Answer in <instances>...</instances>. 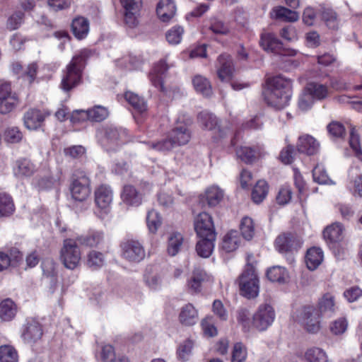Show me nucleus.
Listing matches in <instances>:
<instances>
[{
	"label": "nucleus",
	"mask_w": 362,
	"mask_h": 362,
	"mask_svg": "<svg viewBox=\"0 0 362 362\" xmlns=\"http://www.w3.org/2000/svg\"><path fill=\"white\" fill-rule=\"evenodd\" d=\"M269 93L266 96L267 104L276 110L288 105L291 97V82L281 75L267 79Z\"/></svg>",
	"instance_id": "f257e3e1"
},
{
	"label": "nucleus",
	"mask_w": 362,
	"mask_h": 362,
	"mask_svg": "<svg viewBox=\"0 0 362 362\" xmlns=\"http://www.w3.org/2000/svg\"><path fill=\"white\" fill-rule=\"evenodd\" d=\"M191 133L185 124L178 123L169 133L168 138L158 142L148 143L150 148L158 151H168L173 148L187 144Z\"/></svg>",
	"instance_id": "f03ea898"
},
{
	"label": "nucleus",
	"mask_w": 362,
	"mask_h": 362,
	"mask_svg": "<svg viewBox=\"0 0 362 362\" xmlns=\"http://www.w3.org/2000/svg\"><path fill=\"white\" fill-rule=\"evenodd\" d=\"M86 59L85 53L81 52L74 56L67 65L61 83V88L64 91H69L81 83Z\"/></svg>",
	"instance_id": "7ed1b4c3"
},
{
	"label": "nucleus",
	"mask_w": 362,
	"mask_h": 362,
	"mask_svg": "<svg viewBox=\"0 0 362 362\" xmlns=\"http://www.w3.org/2000/svg\"><path fill=\"white\" fill-rule=\"evenodd\" d=\"M250 258H252V255H247V262L245 269L239 279L240 293L247 298H254L257 297L259 289V279L255 272V267L252 263L249 262Z\"/></svg>",
	"instance_id": "20e7f679"
},
{
	"label": "nucleus",
	"mask_w": 362,
	"mask_h": 362,
	"mask_svg": "<svg viewBox=\"0 0 362 362\" xmlns=\"http://www.w3.org/2000/svg\"><path fill=\"white\" fill-rule=\"evenodd\" d=\"M59 259L68 269L74 270L79 267L81 260V251L76 238H65L59 251Z\"/></svg>",
	"instance_id": "39448f33"
},
{
	"label": "nucleus",
	"mask_w": 362,
	"mask_h": 362,
	"mask_svg": "<svg viewBox=\"0 0 362 362\" xmlns=\"http://www.w3.org/2000/svg\"><path fill=\"white\" fill-rule=\"evenodd\" d=\"M90 180L86 172L76 169L69 186L71 197L78 202L85 201L90 194Z\"/></svg>",
	"instance_id": "423d86ee"
},
{
	"label": "nucleus",
	"mask_w": 362,
	"mask_h": 362,
	"mask_svg": "<svg viewBox=\"0 0 362 362\" xmlns=\"http://www.w3.org/2000/svg\"><path fill=\"white\" fill-rule=\"evenodd\" d=\"M344 227L339 223H333L325 228L323 237L336 257L344 253L346 244L343 241Z\"/></svg>",
	"instance_id": "0eeeda50"
},
{
	"label": "nucleus",
	"mask_w": 362,
	"mask_h": 362,
	"mask_svg": "<svg viewBox=\"0 0 362 362\" xmlns=\"http://www.w3.org/2000/svg\"><path fill=\"white\" fill-rule=\"evenodd\" d=\"M299 320L305 329L310 333H316L320 330V313L314 306L303 307L299 315Z\"/></svg>",
	"instance_id": "6e6552de"
},
{
	"label": "nucleus",
	"mask_w": 362,
	"mask_h": 362,
	"mask_svg": "<svg viewBox=\"0 0 362 362\" xmlns=\"http://www.w3.org/2000/svg\"><path fill=\"white\" fill-rule=\"evenodd\" d=\"M275 318V312L269 304H263L259 306L257 312L253 315V326L259 331H264L269 327Z\"/></svg>",
	"instance_id": "1a4fd4ad"
},
{
	"label": "nucleus",
	"mask_w": 362,
	"mask_h": 362,
	"mask_svg": "<svg viewBox=\"0 0 362 362\" xmlns=\"http://www.w3.org/2000/svg\"><path fill=\"white\" fill-rule=\"evenodd\" d=\"M18 103V99L15 93L11 90L9 83L0 84V113L8 114L15 109Z\"/></svg>",
	"instance_id": "9d476101"
},
{
	"label": "nucleus",
	"mask_w": 362,
	"mask_h": 362,
	"mask_svg": "<svg viewBox=\"0 0 362 362\" xmlns=\"http://www.w3.org/2000/svg\"><path fill=\"white\" fill-rule=\"evenodd\" d=\"M194 230L198 237H216L212 218L206 212L199 214L195 218Z\"/></svg>",
	"instance_id": "9b49d317"
},
{
	"label": "nucleus",
	"mask_w": 362,
	"mask_h": 362,
	"mask_svg": "<svg viewBox=\"0 0 362 362\" xmlns=\"http://www.w3.org/2000/svg\"><path fill=\"white\" fill-rule=\"evenodd\" d=\"M121 247L122 257L130 262L137 263L145 257L144 248L138 241L128 240L123 243Z\"/></svg>",
	"instance_id": "f8f14e48"
},
{
	"label": "nucleus",
	"mask_w": 362,
	"mask_h": 362,
	"mask_svg": "<svg viewBox=\"0 0 362 362\" xmlns=\"http://www.w3.org/2000/svg\"><path fill=\"white\" fill-rule=\"evenodd\" d=\"M302 241L300 238L294 233H284L279 235L275 240V247L281 253H286L297 250L300 247Z\"/></svg>",
	"instance_id": "ddd939ff"
},
{
	"label": "nucleus",
	"mask_w": 362,
	"mask_h": 362,
	"mask_svg": "<svg viewBox=\"0 0 362 362\" xmlns=\"http://www.w3.org/2000/svg\"><path fill=\"white\" fill-rule=\"evenodd\" d=\"M260 46L266 51L279 54L295 55L294 50L286 51L283 44L273 33H267L261 35Z\"/></svg>",
	"instance_id": "4468645a"
},
{
	"label": "nucleus",
	"mask_w": 362,
	"mask_h": 362,
	"mask_svg": "<svg viewBox=\"0 0 362 362\" xmlns=\"http://www.w3.org/2000/svg\"><path fill=\"white\" fill-rule=\"evenodd\" d=\"M43 335V329L41 324L35 319H28L23 327L22 337L23 340L30 344L37 343Z\"/></svg>",
	"instance_id": "2eb2a0df"
},
{
	"label": "nucleus",
	"mask_w": 362,
	"mask_h": 362,
	"mask_svg": "<svg viewBox=\"0 0 362 362\" xmlns=\"http://www.w3.org/2000/svg\"><path fill=\"white\" fill-rule=\"evenodd\" d=\"M217 75L221 81H228L233 77L234 64L231 57L222 54L217 59Z\"/></svg>",
	"instance_id": "dca6fc26"
},
{
	"label": "nucleus",
	"mask_w": 362,
	"mask_h": 362,
	"mask_svg": "<svg viewBox=\"0 0 362 362\" xmlns=\"http://www.w3.org/2000/svg\"><path fill=\"white\" fill-rule=\"evenodd\" d=\"M172 66L173 64H168L167 63L166 59H162L154 65L153 69L150 74L149 77L151 83L162 92L165 91V88L163 86V76L165 75L169 68Z\"/></svg>",
	"instance_id": "f3484780"
},
{
	"label": "nucleus",
	"mask_w": 362,
	"mask_h": 362,
	"mask_svg": "<svg viewBox=\"0 0 362 362\" xmlns=\"http://www.w3.org/2000/svg\"><path fill=\"white\" fill-rule=\"evenodd\" d=\"M37 170L36 165L28 158H20L15 162L14 175L20 179L33 176Z\"/></svg>",
	"instance_id": "a211bd4d"
},
{
	"label": "nucleus",
	"mask_w": 362,
	"mask_h": 362,
	"mask_svg": "<svg viewBox=\"0 0 362 362\" xmlns=\"http://www.w3.org/2000/svg\"><path fill=\"white\" fill-rule=\"evenodd\" d=\"M124 9V19L127 24L134 26L136 23V16L141 7V0H120Z\"/></svg>",
	"instance_id": "6ab92c4d"
},
{
	"label": "nucleus",
	"mask_w": 362,
	"mask_h": 362,
	"mask_svg": "<svg viewBox=\"0 0 362 362\" xmlns=\"http://www.w3.org/2000/svg\"><path fill=\"white\" fill-rule=\"evenodd\" d=\"M297 149L299 153L314 155L319 151L320 143L312 136L305 134L298 138Z\"/></svg>",
	"instance_id": "aec40b11"
},
{
	"label": "nucleus",
	"mask_w": 362,
	"mask_h": 362,
	"mask_svg": "<svg viewBox=\"0 0 362 362\" xmlns=\"http://www.w3.org/2000/svg\"><path fill=\"white\" fill-rule=\"evenodd\" d=\"M112 200V191L106 185H100L95 191V202L96 205L102 209H107Z\"/></svg>",
	"instance_id": "412c9836"
},
{
	"label": "nucleus",
	"mask_w": 362,
	"mask_h": 362,
	"mask_svg": "<svg viewBox=\"0 0 362 362\" xmlns=\"http://www.w3.org/2000/svg\"><path fill=\"white\" fill-rule=\"evenodd\" d=\"M198 119L203 128L208 130H215L219 133V136L223 137L225 134L218 124V118L213 114L202 112L198 115Z\"/></svg>",
	"instance_id": "4be33fe9"
},
{
	"label": "nucleus",
	"mask_w": 362,
	"mask_h": 362,
	"mask_svg": "<svg viewBox=\"0 0 362 362\" xmlns=\"http://www.w3.org/2000/svg\"><path fill=\"white\" fill-rule=\"evenodd\" d=\"M103 232L96 230H90L86 235L76 237V240L80 245L90 247H97L103 241Z\"/></svg>",
	"instance_id": "5701e85b"
},
{
	"label": "nucleus",
	"mask_w": 362,
	"mask_h": 362,
	"mask_svg": "<svg viewBox=\"0 0 362 362\" xmlns=\"http://www.w3.org/2000/svg\"><path fill=\"white\" fill-rule=\"evenodd\" d=\"M176 7L172 0H160L157 5L156 13L163 22H168L175 14Z\"/></svg>",
	"instance_id": "b1692460"
},
{
	"label": "nucleus",
	"mask_w": 362,
	"mask_h": 362,
	"mask_svg": "<svg viewBox=\"0 0 362 362\" xmlns=\"http://www.w3.org/2000/svg\"><path fill=\"white\" fill-rule=\"evenodd\" d=\"M124 203L132 206H138L141 204V194L132 185H125L121 194Z\"/></svg>",
	"instance_id": "393cba45"
},
{
	"label": "nucleus",
	"mask_w": 362,
	"mask_h": 362,
	"mask_svg": "<svg viewBox=\"0 0 362 362\" xmlns=\"http://www.w3.org/2000/svg\"><path fill=\"white\" fill-rule=\"evenodd\" d=\"M196 244V251L199 257L207 258L210 257L214 249L216 237H198Z\"/></svg>",
	"instance_id": "a878e982"
},
{
	"label": "nucleus",
	"mask_w": 362,
	"mask_h": 362,
	"mask_svg": "<svg viewBox=\"0 0 362 362\" xmlns=\"http://www.w3.org/2000/svg\"><path fill=\"white\" fill-rule=\"evenodd\" d=\"M45 120V115L39 110L32 109L24 115V124L28 129H36Z\"/></svg>",
	"instance_id": "bb28decb"
},
{
	"label": "nucleus",
	"mask_w": 362,
	"mask_h": 362,
	"mask_svg": "<svg viewBox=\"0 0 362 362\" xmlns=\"http://www.w3.org/2000/svg\"><path fill=\"white\" fill-rule=\"evenodd\" d=\"M198 319V313L192 304L183 306L179 315V320L182 325L190 326L194 325Z\"/></svg>",
	"instance_id": "cd10ccee"
},
{
	"label": "nucleus",
	"mask_w": 362,
	"mask_h": 362,
	"mask_svg": "<svg viewBox=\"0 0 362 362\" xmlns=\"http://www.w3.org/2000/svg\"><path fill=\"white\" fill-rule=\"evenodd\" d=\"M74 35L78 40L85 38L89 32V21L83 17L74 18L71 23Z\"/></svg>",
	"instance_id": "c85d7f7f"
},
{
	"label": "nucleus",
	"mask_w": 362,
	"mask_h": 362,
	"mask_svg": "<svg viewBox=\"0 0 362 362\" xmlns=\"http://www.w3.org/2000/svg\"><path fill=\"white\" fill-rule=\"evenodd\" d=\"M127 132L124 129L110 127L105 130V138L107 141L113 145L125 143L127 139Z\"/></svg>",
	"instance_id": "c756f323"
},
{
	"label": "nucleus",
	"mask_w": 362,
	"mask_h": 362,
	"mask_svg": "<svg viewBox=\"0 0 362 362\" xmlns=\"http://www.w3.org/2000/svg\"><path fill=\"white\" fill-rule=\"evenodd\" d=\"M17 313V306L10 298L3 300L0 303V318L5 322L11 321Z\"/></svg>",
	"instance_id": "7c9ffc66"
},
{
	"label": "nucleus",
	"mask_w": 362,
	"mask_h": 362,
	"mask_svg": "<svg viewBox=\"0 0 362 362\" xmlns=\"http://www.w3.org/2000/svg\"><path fill=\"white\" fill-rule=\"evenodd\" d=\"M323 252L320 248L312 247L307 251L305 263L308 269L313 271L322 263Z\"/></svg>",
	"instance_id": "2f4dec72"
},
{
	"label": "nucleus",
	"mask_w": 362,
	"mask_h": 362,
	"mask_svg": "<svg viewBox=\"0 0 362 362\" xmlns=\"http://www.w3.org/2000/svg\"><path fill=\"white\" fill-rule=\"evenodd\" d=\"M337 309L333 295L327 293L322 296L318 302V312L322 315H331Z\"/></svg>",
	"instance_id": "473e14b6"
},
{
	"label": "nucleus",
	"mask_w": 362,
	"mask_h": 362,
	"mask_svg": "<svg viewBox=\"0 0 362 362\" xmlns=\"http://www.w3.org/2000/svg\"><path fill=\"white\" fill-rule=\"evenodd\" d=\"M15 209L12 197L5 192L0 193V218L11 216Z\"/></svg>",
	"instance_id": "72a5a7b5"
},
{
	"label": "nucleus",
	"mask_w": 362,
	"mask_h": 362,
	"mask_svg": "<svg viewBox=\"0 0 362 362\" xmlns=\"http://www.w3.org/2000/svg\"><path fill=\"white\" fill-rule=\"evenodd\" d=\"M207 280L206 272L201 269H196L193 271L192 276L188 282V286L193 293L200 292L202 284Z\"/></svg>",
	"instance_id": "f704fd0d"
},
{
	"label": "nucleus",
	"mask_w": 362,
	"mask_h": 362,
	"mask_svg": "<svg viewBox=\"0 0 362 362\" xmlns=\"http://www.w3.org/2000/svg\"><path fill=\"white\" fill-rule=\"evenodd\" d=\"M105 258L103 252L90 250L86 255V266L93 271L100 269L105 265Z\"/></svg>",
	"instance_id": "c9c22d12"
},
{
	"label": "nucleus",
	"mask_w": 362,
	"mask_h": 362,
	"mask_svg": "<svg viewBox=\"0 0 362 362\" xmlns=\"http://www.w3.org/2000/svg\"><path fill=\"white\" fill-rule=\"evenodd\" d=\"M240 243V238L238 232L230 230L224 236L221 247L226 252H231L238 247Z\"/></svg>",
	"instance_id": "e433bc0d"
},
{
	"label": "nucleus",
	"mask_w": 362,
	"mask_h": 362,
	"mask_svg": "<svg viewBox=\"0 0 362 362\" xmlns=\"http://www.w3.org/2000/svg\"><path fill=\"white\" fill-rule=\"evenodd\" d=\"M195 90L205 97H209L212 94V89L210 82L202 76H196L192 80Z\"/></svg>",
	"instance_id": "4c0bfd02"
},
{
	"label": "nucleus",
	"mask_w": 362,
	"mask_h": 362,
	"mask_svg": "<svg viewBox=\"0 0 362 362\" xmlns=\"http://www.w3.org/2000/svg\"><path fill=\"white\" fill-rule=\"evenodd\" d=\"M223 198V192L216 186L209 187L205 192V199L211 207L217 206Z\"/></svg>",
	"instance_id": "58836bf2"
},
{
	"label": "nucleus",
	"mask_w": 362,
	"mask_h": 362,
	"mask_svg": "<svg viewBox=\"0 0 362 362\" xmlns=\"http://www.w3.org/2000/svg\"><path fill=\"white\" fill-rule=\"evenodd\" d=\"M276 19L286 22H296L299 18V14L295 11H292L284 6H279L274 8Z\"/></svg>",
	"instance_id": "ea45409f"
},
{
	"label": "nucleus",
	"mask_w": 362,
	"mask_h": 362,
	"mask_svg": "<svg viewBox=\"0 0 362 362\" xmlns=\"http://www.w3.org/2000/svg\"><path fill=\"white\" fill-rule=\"evenodd\" d=\"M306 90L313 99L323 100L328 95L327 86L318 83L312 82L308 83Z\"/></svg>",
	"instance_id": "a19ab883"
},
{
	"label": "nucleus",
	"mask_w": 362,
	"mask_h": 362,
	"mask_svg": "<svg viewBox=\"0 0 362 362\" xmlns=\"http://www.w3.org/2000/svg\"><path fill=\"white\" fill-rule=\"evenodd\" d=\"M269 186L266 181L259 180L254 187L252 192V199L254 202L258 204L262 202L267 197Z\"/></svg>",
	"instance_id": "79ce46f5"
},
{
	"label": "nucleus",
	"mask_w": 362,
	"mask_h": 362,
	"mask_svg": "<svg viewBox=\"0 0 362 362\" xmlns=\"http://www.w3.org/2000/svg\"><path fill=\"white\" fill-rule=\"evenodd\" d=\"M183 237L180 233H173L168 238L167 251L170 256L176 255L182 245Z\"/></svg>",
	"instance_id": "37998d69"
},
{
	"label": "nucleus",
	"mask_w": 362,
	"mask_h": 362,
	"mask_svg": "<svg viewBox=\"0 0 362 362\" xmlns=\"http://www.w3.org/2000/svg\"><path fill=\"white\" fill-rule=\"evenodd\" d=\"M305 358L309 362H328L327 354L318 347L308 349L305 354Z\"/></svg>",
	"instance_id": "c03bdc74"
},
{
	"label": "nucleus",
	"mask_w": 362,
	"mask_h": 362,
	"mask_svg": "<svg viewBox=\"0 0 362 362\" xmlns=\"http://www.w3.org/2000/svg\"><path fill=\"white\" fill-rule=\"evenodd\" d=\"M240 230L243 237L250 240L252 238L255 234V223L253 220L247 216H245L242 218Z\"/></svg>",
	"instance_id": "a18cd8bd"
},
{
	"label": "nucleus",
	"mask_w": 362,
	"mask_h": 362,
	"mask_svg": "<svg viewBox=\"0 0 362 362\" xmlns=\"http://www.w3.org/2000/svg\"><path fill=\"white\" fill-rule=\"evenodd\" d=\"M267 276L272 282L284 283L287 277V273L285 268L275 266L267 270Z\"/></svg>",
	"instance_id": "49530a36"
},
{
	"label": "nucleus",
	"mask_w": 362,
	"mask_h": 362,
	"mask_svg": "<svg viewBox=\"0 0 362 362\" xmlns=\"http://www.w3.org/2000/svg\"><path fill=\"white\" fill-rule=\"evenodd\" d=\"M126 100L137 111L142 112L146 110V105L144 100L137 94L127 91L124 94Z\"/></svg>",
	"instance_id": "de8ad7c7"
},
{
	"label": "nucleus",
	"mask_w": 362,
	"mask_h": 362,
	"mask_svg": "<svg viewBox=\"0 0 362 362\" xmlns=\"http://www.w3.org/2000/svg\"><path fill=\"white\" fill-rule=\"evenodd\" d=\"M18 356L16 350L10 345L0 346L1 362H18Z\"/></svg>",
	"instance_id": "09e8293b"
},
{
	"label": "nucleus",
	"mask_w": 362,
	"mask_h": 362,
	"mask_svg": "<svg viewBox=\"0 0 362 362\" xmlns=\"http://www.w3.org/2000/svg\"><path fill=\"white\" fill-rule=\"evenodd\" d=\"M237 156L245 163H252L256 159V151L248 146H240L236 150Z\"/></svg>",
	"instance_id": "8fccbe9b"
},
{
	"label": "nucleus",
	"mask_w": 362,
	"mask_h": 362,
	"mask_svg": "<svg viewBox=\"0 0 362 362\" xmlns=\"http://www.w3.org/2000/svg\"><path fill=\"white\" fill-rule=\"evenodd\" d=\"M321 18L329 29L336 30L338 28L337 14L332 9L323 8L321 11Z\"/></svg>",
	"instance_id": "3c124183"
},
{
	"label": "nucleus",
	"mask_w": 362,
	"mask_h": 362,
	"mask_svg": "<svg viewBox=\"0 0 362 362\" xmlns=\"http://www.w3.org/2000/svg\"><path fill=\"white\" fill-rule=\"evenodd\" d=\"M89 120L91 122H99L105 119L108 115V110L105 107L96 105L92 109H89Z\"/></svg>",
	"instance_id": "603ef678"
},
{
	"label": "nucleus",
	"mask_w": 362,
	"mask_h": 362,
	"mask_svg": "<svg viewBox=\"0 0 362 362\" xmlns=\"http://www.w3.org/2000/svg\"><path fill=\"white\" fill-rule=\"evenodd\" d=\"M327 129L330 136L333 139L344 138L346 134L344 126L339 122L333 121L330 122L327 126Z\"/></svg>",
	"instance_id": "864d4df0"
},
{
	"label": "nucleus",
	"mask_w": 362,
	"mask_h": 362,
	"mask_svg": "<svg viewBox=\"0 0 362 362\" xmlns=\"http://www.w3.org/2000/svg\"><path fill=\"white\" fill-rule=\"evenodd\" d=\"M146 221L149 230L153 233H156L161 225V218L159 214L154 210L148 211Z\"/></svg>",
	"instance_id": "5fc2aeb1"
},
{
	"label": "nucleus",
	"mask_w": 362,
	"mask_h": 362,
	"mask_svg": "<svg viewBox=\"0 0 362 362\" xmlns=\"http://www.w3.org/2000/svg\"><path fill=\"white\" fill-rule=\"evenodd\" d=\"M23 134L16 127H8L4 132V139L11 144L18 143L22 140Z\"/></svg>",
	"instance_id": "6e6d98bb"
},
{
	"label": "nucleus",
	"mask_w": 362,
	"mask_h": 362,
	"mask_svg": "<svg viewBox=\"0 0 362 362\" xmlns=\"http://www.w3.org/2000/svg\"><path fill=\"white\" fill-rule=\"evenodd\" d=\"M183 33L182 27L175 26L166 33V40L170 44L177 45L180 42Z\"/></svg>",
	"instance_id": "4d7b16f0"
},
{
	"label": "nucleus",
	"mask_w": 362,
	"mask_h": 362,
	"mask_svg": "<svg viewBox=\"0 0 362 362\" xmlns=\"http://www.w3.org/2000/svg\"><path fill=\"white\" fill-rule=\"evenodd\" d=\"M247 358V350L242 343L235 344L232 353L231 362H245Z\"/></svg>",
	"instance_id": "13d9d810"
},
{
	"label": "nucleus",
	"mask_w": 362,
	"mask_h": 362,
	"mask_svg": "<svg viewBox=\"0 0 362 362\" xmlns=\"http://www.w3.org/2000/svg\"><path fill=\"white\" fill-rule=\"evenodd\" d=\"M209 29L215 34L227 35L229 33L228 26L218 18H214L210 21Z\"/></svg>",
	"instance_id": "bf43d9fd"
},
{
	"label": "nucleus",
	"mask_w": 362,
	"mask_h": 362,
	"mask_svg": "<svg viewBox=\"0 0 362 362\" xmlns=\"http://www.w3.org/2000/svg\"><path fill=\"white\" fill-rule=\"evenodd\" d=\"M313 177L316 182L320 184H329L331 180L326 170L321 165H317L313 170Z\"/></svg>",
	"instance_id": "052dcab7"
},
{
	"label": "nucleus",
	"mask_w": 362,
	"mask_h": 362,
	"mask_svg": "<svg viewBox=\"0 0 362 362\" xmlns=\"http://www.w3.org/2000/svg\"><path fill=\"white\" fill-rule=\"evenodd\" d=\"M296 151L291 145L286 146L280 153L279 158L284 164H291L293 162Z\"/></svg>",
	"instance_id": "680f3d73"
},
{
	"label": "nucleus",
	"mask_w": 362,
	"mask_h": 362,
	"mask_svg": "<svg viewBox=\"0 0 362 362\" xmlns=\"http://www.w3.org/2000/svg\"><path fill=\"white\" fill-rule=\"evenodd\" d=\"M291 196V189L288 186H283L279 189L276 195V202L280 205H285L290 202Z\"/></svg>",
	"instance_id": "e2e57ef3"
},
{
	"label": "nucleus",
	"mask_w": 362,
	"mask_h": 362,
	"mask_svg": "<svg viewBox=\"0 0 362 362\" xmlns=\"http://www.w3.org/2000/svg\"><path fill=\"white\" fill-rule=\"evenodd\" d=\"M24 13L21 11H16L13 13L7 21V28L11 30H16L23 21Z\"/></svg>",
	"instance_id": "0e129e2a"
},
{
	"label": "nucleus",
	"mask_w": 362,
	"mask_h": 362,
	"mask_svg": "<svg viewBox=\"0 0 362 362\" xmlns=\"http://www.w3.org/2000/svg\"><path fill=\"white\" fill-rule=\"evenodd\" d=\"M348 323L345 318L341 317L335 320L330 325V330L334 334H341L347 329Z\"/></svg>",
	"instance_id": "69168bd1"
},
{
	"label": "nucleus",
	"mask_w": 362,
	"mask_h": 362,
	"mask_svg": "<svg viewBox=\"0 0 362 362\" xmlns=\"http://www.w3.org/2000/svg\"><path fill=\"white\" fill-rule=\"evenodd\" d=\"M344 296L349 303L356 301L362 296V289L358 286H352L344 292Z\"/></svg>",
	"instance_id": "338daca9"
},
{
	"label": "nucleus",
	"mask_w": 362,
	"mask_h": 362,
	"mask_svg": "<svg viewBox=\"0 0 362 362\" xmlns=\"http://www.w3.org/2000/svg\"><path fill=\"white\" fill-rule=\"evenodd\" d=\"M192 342L189 340L184 341L181 344L177 349V355L178 357L183 360L186 361L188 359V357L192 351Z\"/></svg>",
	"instance_id": "774afa93"
}]
</instances>
